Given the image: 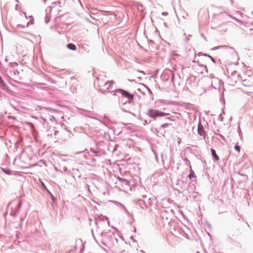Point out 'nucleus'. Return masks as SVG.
I'll use <instances>...</instances> for the list:
<instances>
[{
  "label": "nucleus",
  "mask_w": 253,
  "mask_h": 253,
  "mask_svg": "<svg viewBox=\"0 0 253 253\" xmlns=\"http://www.w3.org/2000/svg\"><path fill=\"white\" fill-rule=\"evenodd\" d=\"M97 80L98 81V84L100 87V89L102 92H106L107 90L114 84V82L113 81L110 82L107 81L103 84V82L100 81L98 78H97Z\"/></svg>",
  "instance_id": "nucleus-1"
},
{
  "label": "nucleus",
  "mask_w": 253,
  "mask_h": 253,
  "mask_svg": "<svg viewBox=\"0 0 253 253\" xmlns=\"http://www.w3.org/2000/svg\"><path fill=\"white\" fill-rule=\"evenodd\" d=\"M47 192L50 194H51L50 192H49V191H48V190H47Z\"/></svg>",
  "instance_id": "nucleus-13"
},
{
  "label": "nucleus",
  "mask_w": 253,
  "mask_h": 253,
  "mask_svg": "<svg viewBox=\"0 0 253 253\" xmlns=\"http://www.w3.org/2000/svg\"><path fill=\"white\" fill-rule=\"evenodd\" d=\"M42 186H43L45 188V186L43 183H42Z\"/></svg>",
  "instance_id": "nucleus-12"
},
{
  "label": "nucleus",
  "mask_w": 253,
  "mask_h": 253,
  "mask_svg": "<svg viewBox=\"0 0 253 253\" xmlns=\"http://www.w3.org/2000/svg\"><path fill=\"white\" fill-rule=\"evenodd\" d=\"M234 148H235V149L236 151H237L238 152H240V146H238V145H235V147H234Z\"/></svg>",
  "instance_id": "nucleus-8"
},
{
  "label": "nucleus",
  "mask_w": 253,
  "mask_h": 253,
  "mask_svg": "<svg viewBox=\"0 0 253 253\" xmlns=\"http://www.w3.org/2000/svg\"><path fill=\"white\" fill-rule=\"evenodd\" d=\"M198 133L201 136L203 135L204 134V130L203 127L200 124L198 125Z\"/></svg>",
  "instance_id": "nucleus-4"
},
{
  "label": "nucleus",
  "mask_w": 253,
  "mask_h": 253,
  "mask_svg": "<svg viewBox=\"0 0 253 253\" xmlns=\"http://www.w3.org/2000/svg\"><path fill=\"white\" fill-rule=\"evenodd\" d=\"M4 172L5 173H6L7 174H10V170H8V171H4Z\"/></svg>",
  "instance_id": "nucleus-11"
},
{
  "label": "nucleus",
  "mask_w": 253,
  "mask_h": 253,
  "mask_svg": "<svg viewBox=\"0 0 253 253\" xmlns=\"http://www.w3.org/2000/svg\"><path fill=\"white\" fill-rule=\"evenodd\" d=\"M169 126V124H165L163 125H162L161 127H168V126Z\"/></svg>",
  "instance_id": "nucleus-9"
},
{
  "label": "nucleus",
  "mask_w": 253,
  "mask_h": 253,
  "mask_svg": "<svg viewBox=\"0 0 253 253\" xmlns=\"http://www.w3.org/2000/svg\"><path fill=\"white\" fill-rule=\"evenodd\" d=\"M162 14L165 16L168 15V13L167 12H164L162 13Z\"/></svg>",
  "instance_id": "nucleus-10"
},
{
  "label": "nucleus",
  "mask_w": 253,
  "mask_h": 253,
  "mask_svg": "<svg viewBox=\"0 0 253 253\" xmlns=\"http://www.w3.org/2000/svg\"><path fill=\"white\" fill-rule=\"evenodd\" d=\"M67 47L73 50H76V46L73 43H69L67 44Z\"/></svg>",
  "instance_id": "nucleus-6"
},
{
  "label": "nucleus",
  "mask_w": 253,
  "mask_h": 253,
  "mask_svg": "<svg viewBox=\"0 0 253 253\" xmlns=\"http://www.w3.org/2000/svg\"><path fill=\"white\" fill-rule=\"evenodd\" d=\"M189 177L190 179H191L193 177H196V175L194 173V172L193 170L191 169L190 174L189 175Z\"/></svg>",
  "instance_id": "nucleus-7"
},
{
  "label": "nucleus",
  "mask_w": 253,
  "mask_h": 253,
  "mask_svg": "<svg viewBox=\"0 0 253 253\" xmlns=\"http://www.w3.org/2000/svg\"><path fill=\"white\" fill-rule=\"evenodd\" d=\"M147 114L150 117L154 118L158 117H164L166 115H169V114L158 110L151 109L148 111Z\"/></svg>",
  "instance_id": "nucleus-2"
},
{
  "label": "nucleus",
  "mask_w": 253,
  "mask_h": 253,
  "mask_svg": "<svg viewBox=\"0 0 253 253\" xmlns=\"http://www.w3.org/2000/svg\"><path fill=\"white\" fill-rule=\"evenodd\" d=\"M118 91L123 96L127 98L128 100H129L130 101L133 100V95L131 94L130 93L128 92V91L125 90L123 89H119L118 90Z\"/></svg>",
  "instance_id": "nucleus-3"
},
{
  "label": "nucleus",
  "mask_w": 253,
  "mask_h": 253,
  "mask_svg": "<svg viewBox=\"0 0 253 253\" xmlns=\"http://www.w3.org/2000/svg\"><path fill=\"white\" fill-rule=\"evenodd\" d=\"M211 151L212 157L214 158V159L216 161H218L219 160V158L218 156V155L216 154L215 151L213 149H211Z\"/></svg>",
  "instance_id": "nucleus-5"
}]
</instances>
